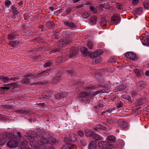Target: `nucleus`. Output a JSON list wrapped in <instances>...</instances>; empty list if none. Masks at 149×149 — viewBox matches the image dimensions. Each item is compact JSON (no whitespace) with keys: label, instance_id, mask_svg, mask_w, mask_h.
<instances>
[{"label":"nucleus","instance_id":"obj_1","mask_svg":"<svg viewBox=\"0 0 149 149\" xmlns=\"http://www.w3.org/2000/svg\"><path fill=\"white\" fill-rule=\"evenodd\" d=\"M29 133L31 135H28V136L23 135L20 132H17L16 137L19 138L20 141H22L19 146L20 149H24L27 147L28 142H29L30 145L32 147L36 148H39L41 149H46L47 146L45 145L47 143L53 145L56 142L55 139L53 137L52 133H49L48 136H45L46 132L43 131L42 132L41 135H39V139L38 141L36 142V140L37 138V133L35 131H29Z\"/></svg>","mask_w":149,"mask_h":149},{"label":"nucleus","instance_id":"obj_2","mask_svg":"<svg viewBox=\"0 0 149 149\" xmlns=\"http://www.w3.org/2000/svg\"><path fill=\"white\" fill-rule=\"evenodd\" d=\"M0 139V145H4L6 142V139L5 137L8 139H14L16 138V135L14 134L9 133L6 131L4 134L1 135Z\"/></svg>","mask_w":149,"mask_h":149},{"label":"nucleus","instance_id":"obj_3","mask_svg":"<svg viewBox=\"0 0 149 149\" xmlns=\"http://www.w3.org/2000/svg\"><path fill=\"white\" fill-rule=\"evenodd\" d=\"M98 145L102 149H112L113 148V144L108 141H101L98 143Z\"/></svg>","mask_w":149,"mask_h":149},{"label":"nucleus","instance_id":"obj_4","mask_svg":"<svg viewBox=\"0 0 149 149\" xmlns=\"http://www.w3.org/2000/svg\"><path fill=\"white\" fill-rule=\"evenodd\" d=\"M96 87L93 85L91 86L86 87L84 91L85 92H81L78 95V97L79 98L85 97L88 96L90 93V91H88V89H96Z\"/></svg>","mask_w":149,"mask_h":149},{"label":"nucleus","instance_id":"obj_5","mask_svg":"<svg viewBox=\"0 0 149 149\" xmlns=\"http://www.w3.org/2000/svg\"><path fill=\"white\" fill-rule=\"evenodd\" d=\"M20 142L19 138L17 139L15 141L11 140L9 141L6 144L7 147L12 149L17 147Z\"/></svg>","mask_w":149,"mask_h":149},{"label":"nucleus","instance_id":"obj_6","mask_svg":"<svg viewBox=\"0 0 149 149\" xmlns=\"http://www.w3.org/2000/svg\"><path fill=\"white\" fill-rule=\"evenodd\" d=\"M67 139V137L64 138V140L66 143L63 144L61 149H76V146L72 143H70L66 140Z\"/></svg>","mask_w":149,"mask_h":149},{"label":"nucleus","instance_id":"obj_7","mask_svg":"<svg viewBox=\"0 0 149 149\" xmlns=\"http://www.w3.org/2000/svg\"><path fill=\"white\" fill-rule=\"evenodd\" d=\"M3 86H4L0 87V94L4 93L5 90L9 89L11 86H17V84L15 83L9 84H4Z\"/></svg>","mask_w":149,"mask_h":149},{"label":"nucleus","instance_id":"obj_8","mask_svg":"<svg viewBox=\"0 0 149 149\" xmlns=\"http://www.w3.org/2000/svg\"><path fill=\"white\" fill-rule=\"evenodd\" d=\"M120 17L119 15L116 14H113L111 17V23L112 24L115 25L117 24L119 21Z\"/></svg>","mask_w":149,"mask_h":149},{"label":"nucleus","instance_id":"obj_9","mask_svg":"<svg viewBox=\"0 0 149 149\" xmlns=\"http://www.w3.org/2000/svg\"><path fill=\"white\" fill-rule=\"evenodd\" d=\"M71 42V40L70 38H67L61 41H60L57 43V45L60 47H62L64 45L68 44Z\"/></svg>","mask_w":149,"mask_h":149},{"label":"nucleus","instance_id":"obj_10","mask_svg":"<svg viewBox=\"0 0 149 149\" xmlns=\"http://www.w3.org/2000/svg\"><path fill=\"white\" fill-rule=\"evenodd\" d=\"M33 76L32 74H27L24 75V77H28V78H25L22 79L21 81V82L22 84H24L26 85H28L29 84V78Z\"/></svg>","mask_w":149,"mask_h":149},{"label":"nucleus","instance_id":"obj_11","mask_svg":"<svg viewBox=\"0 0 149 149\" xmlns=\"http://www.w3.org/2000/svg\"><path fill=\"white\" fill-rule=\"evenodd\" d=\"M125 56L130 59L135 60L137 59L136 55L132 52H129L125 54Z\"/></svg>","mask_w":149,"mask_h":149},{"label":"nucleus","instance_id":"obj_12","mask_svg":"<svg viewBox=\"0 0 149 149\" xmlns=\"http://www.w3.org/2000/svg\"><path fill=\"white\" fill-rule=\"evenodd\" d=\"M64 24L66 26L68 27L70 29H72L76 27L75 24L72 22L69 21L64 22Z\"/></svg>","mask_w":149,"mask_h":149},{"label":"nucleus","instance_id":"obj_13","mask_svg":"<svg viewBox=\"0 0 149 149\" xmlns=\"http://www.w3.org/2000/svg\"><path fill=\"white\" fill-rule=\"evenodd\" d=\"M49 74L48 71H45L37 74L36 76L34 77V79H35L39 80V78L43 75V76H47Z\"/></svg>","mask_w":149,"mask_h":149},{"label":"nucleus","instance_id":"obj_14","mask_svg":"<svg viewBox=\"0 0 149 149\" xmlns=\"http://www.w3.org/2000/svg\"><path fill=\"white\" fill-rule=\"evenodd\" d=\"M107 140L110 141L109 142L113 144V148L115 147V142L116 140V138L113 135H109L107 138Z\"/></svg>","mask_w":149,"mask_h":149},{"label":"nucleus","instance_id":"obj_15","mask_svg":"<svg viewBox=\"0 0 149 149\" xmlns=\"http://www.w3.org/2000/svg\"><path fill=\"white\" fill-rule=\"evenodd\" d=\"M67 139L66 140L69 142L70 143H71V142H74L75 141H76L77 139V137H76L75 136L74 134H71L70 135V137H69V139H68V138L67 137Z\"/></svg>","mask_w":149,"mask_h":149},{"label":"nucleus","instance_id":"obj_16","mask_svg":"<svg viewBox=\"0 0 149 149\" xmlns=\"http://www.w3.org/2000/svg\"><path fill=\"white\" fill-rule=\"evenodd\" d=\"M93 129L94 130H106V127L100 124H98L96 126L94 127H93Z\"/></svg>","mask_w":149,"mask_h":149},{"label":"nucleus","instance_id":"obj_17","mask_svg":"<svg viewBox=\"0 0 149 149\" xmlns=\"http://www.w3.org/2000/svg\"><path fill=\"white\" fill-rule=\"evenodd\" d=\"M93 129L94 130H106V127L100 124H98L96 126L94 127H93Z\"/></svg>","mask_w":149,"mask_h":149},{"label":"nucleus","instance_id":"obj_18","mask_svg":"<svg viewBox=\"0 0 149 149\" xmlns=\"http://www.w3.org/2000/svg\"><path fill=\"white\" fill-rule=\"evenodd\" d=\"M107 22L104 17H102L100 18V24L102 27L105 26L107 25Z\"/></svg>","mask_w":149,"mask_h":149},{"label":"nucleus","instance_id":"obj_19","mask_svg":"<svg viewBox=\"0 0 149 149\" xmlns=\"http://www.w3.org/2000/svg\"><path fill=\"white\" fill-rule=\"evenodd\" d=\"M141 42L143 45L149 46V36H147L141 40Z\"/></svg>","mask_w":149,"mask_h":149},{"label":"nucleus","instance_id":"obj_20","mask_svg":"<svg viewBox=\"0 0 149 149\" xmlns=\"http://www.w3.org/2000/svg\"><path fill=\"white\" fill-rule=\"evenodd\" d=\"M17 79L16 77H13L10 79L7 77H4L3 76H0V79H1V81L3 82H8V80Z\"/></svg>","mask_w":149,"mask_h":149},{"label":"nucleus","instance_id":"obj_21","mask_svg":"<svg viewBox=\"0 0 149 149\" xmlns=\"http://www.w3.org/2000/svg\"><path fill=\"white\" fill-rule=\"evenodd\" d=\"M97 147V143L94 141H92L89 144L88 149H96Z\"/></svg>","mask_w":149,"mask_h":149},{"label":"nucleus","instance_id":"obj_22","mask_svg":"<svg viewBox=\"0 0 149 149\" xmlns=\"http://www.w3.org/2000/svg\"><path fill=\"white\" fill-rule=\"evenodd\" d=\"M138 85L139 87V90H141L143 89L146 86V82L144 81H140L139 82Z\"/></svg>","mask_w":149,"mask_h":149},{"label":"nucleus","instance_id":"obj_23","mask_svg":"<svg viewBox=\"0 0 149 149\" xmlns=\"http://www.w3.org/2000/svg\"><path fill=\"white\" fill-rule=\"evenodd\" d=\"M143 9L141 7H139L136 8L133 11V13L134 14L140 15L142 12Z\"/></svg>","mask_w":149,"mask_h":149},{"label":"nucleus","instance_id":"obj_24","mask_svg":"<svg viewBox=\"0 0 149 149\" xmlns=\"http://www.w3.org/2000/svg\"><path fill=\"white\" fill-rule=\"evenodd\" d=\"M77 52V49L74 47H72L70 50V56L71 58L72 57V56L75 55Z\"/></svg>","mask_w":149,"mask_h":149},{"label":"nucleus","instance_id":"obj_25","mask_svg":"<svg viewBox=\"0 0 149 149\" xmlns=\"http://www.w3.org/2000/svg\"><path fill=\"white\" fill-rule=\"evenodd\" d=\"M102 58L100 56H97V58H93L92 60L93 64H96L100 63L102 61Z\"/></svg>","mask_w":149,"mask_h":149},{"label":"nucleus","instance_id":"obj_26","mask_svg":"<svg viewBox=\"0 0 149 149\" xmlns=\"http://www.w3.org/2000/svg\"><path fill=\"white\" fill-rule=\"evenodd\" d=\"M120 122H121L119 123V125L121 127L124 129L127 127V124L125 121H123V120H121Z\"/></svg>","mask_w":149,"mask_h":149},{"label":"nucleus","instance_id":"obj_27","mask_svg":"<svg viewBox=\"0 0 149 149\" xmlns=\"http://www.w3.org/2000/svg\"><path fill=\"white\" fill-rule=\"evenodd\" d=\"M97 20V17L95 16H93L91 17L89 20L90 24L91 25L95 24Z\"/></svg>","mask_w":149,"mask_h":149},{"label":"nucleus","instance_id":"obj_28","mask_svg":"<svg viewBox=\"0 0 149 149\" xmlns=\"http://www.w3.org/2000/svg\"><path fill=\"white\" fill-rule=\"evenodd\" d=\"M92 138L96 140H102L103 138L102 136L98 134H95L93 133L92 137Z\"/></svg>","mask_w":149,"mask_h":149},{"label":"nucleus","instance_id":"obj_29","mask_svg":"<svg viewBox=\"0 0 149 149\" xmlns=\"http://www.w3.org/2000/svg\"><path fill=\"white\" fill-rule=\"evenodd\" d=\"M17 35L15 33H10L8 35V38L9 40H13L16 38Z\"/></svg>","mask_w":149,"mask_h":149},{"label":"nucleus","instance_id":"obj_30","mask_svg":"<svg viewBox=\"0 0 149 149\" xmlns=\"http://www.w3.org/2000/svg\"><path fill=\"white\" fill-rule=\"evenodd\" d=\"M88 49L86 47H81L80 48V51L82 53L85 55H87L88 53Z\"/></svg>","mask_w":149,"mask_h":149},{"label":"nucleus","instance_id":"obj_31","mask_svg":"<svg viewBox=\"0 0 149 149\" xmlns=\"http://www.w3.org/2000/svg\"><path fill=\"white\" fill-rule=\"evenodd\" d=\"M90 11H85L82 15V17L84 18H87L90 15Z\"/></svg>","mask_w":149,"mask_h":149},{"label":"nucleus","instance_id":"obj_32","mask_svg":"<svg viewBox=\"0 0 149 149\" xmlns=\"http://www.w3.org/2000/svg\"><path fill=\"white\" fill-rule=\"evenodd\" d=\"M19 42L16 41H10L9 42V44L12 47H15L18 45Z\"/></svg>","mask_w":149,"mask_h":149},{"label":"nucleus","instance_id":"obj_33","mask_svg":"<svg viewBox=\"0 0 149 149\" xmlns=\"http://www.w3.org/2000/svg\"><path fill=\"white\" fill-rule=\"evenodd\" d=\"M60 80V77L58 76L53 79L52 83L53 84H56L59 82Z\"/></svg>","mask_w":149,"mask_h":149},{"label":"nucleus","instance_id":"obj_34","mask_svg":"<svg viewBox=\"0 0 149 149\" xmlns=\"http://www.w3.org/2000/svg\"><path fill=\"white\" fill-rule=\"evenodd\" d=\"M11 10L13 14L14 15H16L19 13L17 8L15 7H13L11 8Z\"/></svg>","mask_w":149,"mask_h":149},{"label":"nucleus","instance_id":"obj_35","mask_svg":"<svg viewBox=\"0 0 149 149\" xmlns=\"http://www.w3.org/2000/svg\"><path fill=\"white\" fill-rule=\"evenodd\" d=\"M47 26L49 29L52 28L54 26V24L52 22H47L46 24Z\"/></svg>","mask_w":149,"mask_h":149},{"label":"nucleus","instance_id":"obj_36","mask_svg":"<svg viewBox=\"0 0 149 149\" xmlns=\"http://www.w3.org/2000/svg\"><path fill=\"white\" fill-rule=\"evenodd\" d=\"M85 131V133L86 136L92 137L94 133L92 131Z\"/></svg>","mask_w":149,"mask_h":149},{"label":"nucleus","instance_id":"obj_37","mask_svg":"<svg viewBox=\"0 0 149 149\" xmlns=\"http://www.w3.org/2000/svg\"><path fill=\"white\" fill-rule=\"evenodd\" d=\"M90 56L91 57L93 58H97V56H100L98 55L96 51L91 53L90 54Z\"/></svg>","mask_w":149,"mask_h":149},{"label":"nucleus","instance_id":"obj_38","mask_svg":"<svg viewBox=\"0 0 149 149\" xmlns=\"http://www.w3.org/2000/svg\"><path fill=\"white\" fill-rule=\"evenodd\" d=\"M3 3L8 8L9 7V6L11 4V1L9 0H5L3 1Z\"/></svg>","mask_w":149,"mask_h":149},{"label":"nucleus","instance_id":"obj_39","mask_svg":"<svg viewBox=\"0 0 149 149\" xmlns=\"http://www.w3.org/2000/svg\"><path fill=\"white\" fill-rule=\"evenodd\" d=\"M86 45L89 49H91L93 47V43L92 42L89 41L87 42Z\"/></svg>","mask_w":149,"mask_h":149},{"label":"nucleus","instance_id":"obj_40","mask_svg":"<svg viewBox=\"0 0 149 149\" xmlns=\"http://www.w3.org/2000/svg\"><path fill=\"white\" fill-rule=\"evenodd\" d=\"M80 142L83 146H85L87 144V143L86 140L84 139H82L80 140Z\"/></svg>","mask_w":149,"mask_h":149},{"label":"nucleus","instance_id":"obj_41","mask_svg":"<svg viewBox=\"0 0 149 149\" xmlns=\"http://www.w3.org/2000/svg\"><path fill=\"white\" fill-rule=\"evenodd\" d=\"M64 94L62 93L61 94H57L55 95V97L56 98L58 99L60 98L64 97Z\"/></svg>","mask_w":149,"mask_h":149},{"label":"nucleus","instance_id":"obj_42","mask_svg":"<svg viewBox=\"0 0 149 149\" xmlns=\"http://www.w3.org/2000/svg\"><path fill=\"white\" fill-rule=\"evenodd\" d=\"M143 5L144 6V8L145 9L148 10H149V2H145L143 3Z\"/></svg>","mask_w":149,"mask_h":149},{"label":"nucleus","instance_id":"obj_43","mask_svg":"<svg viewBox=\"0 0 149 149\" xmlns=\"http://www.w3.org/2000/svg\"><path fill=\"white\" fill-rule=\"evenodd\" d=\"M47 93L48 94V95H46V97H46V98H49L51 97L53 94V92L51 91H48L47 92Z\"/></svg>","mask_w":149,"mask_h":149},{"label":"nucleus","instance_id":"obj_44","mask_svg":"<svg viewBox=\"0 0 149 149\" xmlns=\"http://www.w3.org/2000/svg\"><path fill=\"white\" fill-rule=\"evenodd\" d=\"M52 64V62H48L46 63H45L43 65V66L45 67H49Z\"/></svg>","mask_w":149,"mask_h":149},{"label":"nucleus","instance_id":"obj_45","mask_svg":"<svg viewBox=\"0 0 149 149\" xmlns=\"http://www.w3.org/2000/svg\"><path fill=\"white\" fill-rule=\"evenodd\" d=\"M96 51L98 56L102 54L103 53V51L100 49H97L96 50Z\"/></svg>","mask_w":149,"mask_h":149},{"label":"nucleus","instance_id":"obj_46","mask_svg":"<svg viewBox=\"0 0 149 149\" xmlns=\"http://www.w3.org/2000/svg\"><path fill=\"white\" fill-rule=\"evenodd\" d=\"M134 73L136 74L137 76H139L140 74V73L139 72V70L137 69H135L134 70Z\"/></svg>","mask_w":149,"mask_h":149},{"label":"nucleus","instance_id":"obj_47","mask_svg":"<svg viewBox=\"0 0 149 149\" xmlns=\"http://www.w3.org/2000/svg\"><path fill=\"white\" fill-rule=\"evenodd\" d=\"M15 111L17 113H25V111L22 110H18L16 109L15 110Z\"/></svg>","mask_w":149,"mask_h":149},{"label":"nucleus","instance_id":"obj_48","mask_svg":"<svg viewBox=\"0 0 149 149\" xmlns=\"http://www.w3.org/2000/svg\"><path fill=\"white\" fill-rule=\"evenodd\" d=\"M119 89L120 90H123L126 88V86L124 84H122L119 86Z\"/></svg>","mask_w":149,"mask_h":149},{"label":"nucleus","instance_id":"obj_49","mask_svg":"<svg viewBox=\"0 0 149 149\" xmlns=\"http://www.w3.org/2000/svg\"><path fill=\"white\" fill-rule=\"evenodd\" d=\"M63 61V58L61 57H58L57 59V61L58 63H61Z\"/></svg>","mask_w":149,"mask_h":149},{"label":"nucleus","instance_id":"obj_50","mask_svg":"<svg viewBox=\"0 0 149 149\" xmlns=\"http://www.w3.org/2000/svg\"><path fill=\"white\" fill-rule=\"evenodd\" d=\"M91 10L94 13H96L97 12V9L93 7L90 8Z\"/></svg>","mask_w":149,"mask_h":149},{"label":"nucleus","instance_id":"obj_51","mask_svg":"<svg viewBox=\"0 0 149 149\" xmlns=\"http://www.w3.org/2000/svg\"><path fill=\"white\" fill-rule=\"evenodd\" d=\"M131 95L132 97H134L137 95V92L136 91L133 90L131 92Z\"/></svg>","mask_w":149,"mask_h":149},{"label":"nucleus","instance_id":"obj_52","mask_svg":"<svg viewBox=\"0 0 149 149\" xmlns=\"http://www.w3.org/2000/svg\"><path fill=\"white\" fill-rule=\"evenodd\" d=\"M116 61V59L114 58H111L109 60V61L111 63H115Z\"/></svg>","mask_w":149,"mask_h":149},{"label":"nucleus","instance_id":"obj_53","mask_svg":"<svg viewBox=\"0 0 149 149\" xmlns=\"http://www.w3.org/2000/svg\"><path fill=\"white\" fill-rule=\"evenodd\" d=\"M117 8L119 10H120L122 8L121 4L119 3H117L116 5Z\"/></svg>","mask_w":149,"mask_h":149},{"label":"nucleus","instance_id":"obj_54","mask_svg":"<svg viewBox=\"0 0 149 149\" xmlns=\"http://www.w3.org/2000/svg\"><path fill=\"white\" fill-rule=\"evenodd\" d=\"M5 107L8 109H12L13 107L12 106H8L7 105H6L5 106Z\"/></svg>","mask_w":149,"mask_h":149},{"label":"nucleus","instance_id":"obj_55","mask_svg":"<svg viewBox=\"0 0 149 149\" xmlns=\"http://www.w3.org/2000/svg\"><path fill=\"white\" fill-rule=\"evenodd\" d=\"M139 0H132V3L134 5H136L139 2Z\"/></svg>","mask_w":149,"mask_h":149},{"label":"nucleus","instance_id":"obj_56","mask_svg":"<svg viewBox=\"0 0 149 149\" xmlns=\"http://www.w3.org/2000/svg\"><path fill=\"white\" fill-rule=\"evenodd\" d=\"M55 52H60V50L59 49H56L51 51V53H54Z\"/></svg>","mask_w":149,"mask_h":149},{"label":"nucleus","instance_id":"obj_57","mask_svg":"<svg viewBox=\"0 0 149 149\" xmlns=\"http://www.w3.org/2000/svg\"><path fill=\"white\" fill-rule=\"evenodd\" d=\"M65 11L66 12L67 14H69L71 11V9L70 8L67 9L65 10Z\"/></svg>","mask_w":149,"mask_h":149},{"label":"nucleus","instance_id":"obj_58","mask_svg":"<svg viewBox=\"0 0 149 149\" xmlns=\"http://www.w3.org/2000/svg\"><path fill=\"white\" fill-rule=\"evenodd\" d=\"M78 134L79 136H82L84 135V133L83 132V131H78Z\"/></svg>","mask_w":149,"mask_h":149},{"label":"nucleus","instance_id":"obj_59","mask_svg":"<svg viewBox=\"0 0 149 149\" xmlns=\"http://www.w3.org/2000/svg\"><path fill=\"white\" fill-rule=\"evenodd\" d=\"M104 106L102 104H100L98 105L97 106V107L98 109H100V108H101Z\"/></svg>","mask_w":149,"mask_h":149},{"label":"nucleus","instance_id":"obj_60","mask_svg":"<svg viewBox=\"0 0 149 149\" xmlns=\"http://www.w3.org/2000/svg\"><path fill=\"white\" fill-rule=\"evenodd\" d=\"M84 6V5L83 4H80V5L77 6H76V8H80L83 7Z\"/></svg>","mask_w":149,"mask_h":149},{"label":"nucleus","instance_id":"obj_61","mask_svg":"<svg viewBox=\"0 0 149 149\" xmlns=\"http://www.w3.org/2000/svg\"><path fill=\"white\" fill-rule=\"evenodd\" d=\"M122 103H120L119 104H118L117 107L118 108H120L122 107Z\"/></svg>","mask_w":149,"mask_h":149},{"label":"nucleus","instance_id":"obj_62","mask_svg":"<svg viewBox=\"0 0 149 149\" xmlns=\"http://www.w3.org/2000/svg\"><path fill=\"white\" fill-rule=\"evenodd\" d=\"M49 9L51 10L52 11H53L54 10V8L52 6H50L49 8Z\"/></svg>","mask_w":149,"mask_h":149},{"label":"nucleus","instance_id":"obj_63","mask_svg":"<svg viewBox=\"0 0 149 149\" xmlns=\"http://www.w3.org/2000/svg\"><path fill=\"white\" fill-rule=\"evenodd\" d=\"M23 4V2L22 1H20L18 3V4L19 6H22Z\"/></svg>","mask_w":149,"mask_h":149},{"label":"nucleus","instance_id":"obj_64","mask_svg":"<svg viewBox=\"0 0 149 149\" xmlns=\"http://www.w3.org/2000/svg\"><path fill=\"white\" fill-rule=\"evenodd\" d=\"M145 74L146 76L149 75V71H147L145 72Z\"/></svg>","mask_w":149,"mask_h":149}]
</instances>
